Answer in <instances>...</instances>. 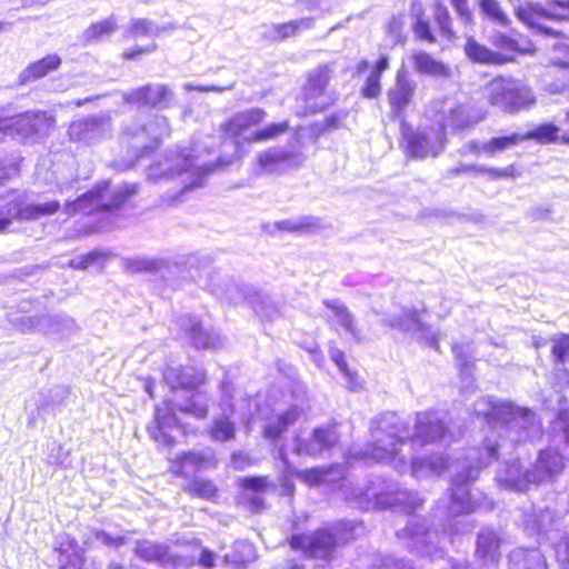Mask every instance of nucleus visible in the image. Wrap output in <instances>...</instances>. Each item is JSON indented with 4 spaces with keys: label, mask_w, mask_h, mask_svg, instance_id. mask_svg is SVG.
<instances>
[{
    "label": "nucleus",
    "mask_w": 569,
    "mask_h": 569,
    "mask_svg": "<svg viewBox=\"0 0 569 569\" xmlns=\"http://www.w3.org/2000/svg\"><path fill=\"white\" fill-rule=\"evenodd\" d=\"M509 569H547V563L540 550L520 548L510 553Z\"/></svg>",
    "instance_id": "nucleus-38"
},
{
    "label": "nucleus",
    "mask_w": 569,
    "mask_h": 569,
    "mask_svg": "<svg viewBox=\"0 0 569 569\" xmlns=\"http://www.w3.org/2000/svg\"><path fill=\"white\" fill-rule=\"evenodd\" d=\"M522 133L520 132H513L508 136H497L492 137L488 141H486L485 154L493 158L498 153H501L506 150H509L519 143L523 142Z\"/></svg>",
    "instance_id": "nucleus-45"
},
{
    "label": "nucleus",
    "mask_w": 569,
    "mask_h": 569,
    "mask_svg": "<svg viewBox=\"0 0 569 569\" xmlns=\"http://www.w3.org/2000/svg\"><path fill=\"white\" fill-rule=\"evenodd\" d=\"M94 538L104 546L118 549L126 543L124 536H111L110 533L100 530L94 532Z\"/></svg>",
    "instance_id": "nucleus-61"
},
{
    "label": "nucleus",
    "mask_w": 569,
    "mask_h": 569,
    "mask_svg": "<svg viewBox=\"0 0 569 569\" xmlns=\"http://www.w3.org/2000/svg\"><path fill=\"white\" fill-rule=\"evenodd\" d=\"M176 29V24L167 23L164 26H158L154 21L146 18H132L123 31V37L137 39L141 37L156 38L163 31Z\"/></svg>",
    "instance_id": "nucleus-35"
},
{
    "label": "nucleus",
    "mask_w": 569,
    "mask_h": 569,
    "mask_svg": "<svg viewBox=\"0 0 569 569\" xmlns=\"http://www.w3.org/2000/svg\"><path fill=\"white\" fill-rule=\"evenodd\" d=\"M352 499L360 508H369L373 502L376 507L399 508L408 515L415 512L425 502V499L417 492L400 489L395 483H385L383 488L379 489L375 482L366 489L358 488L355 490Z\"/></svg>",
    "instance_id": "nucleus-9"
},
{
    "label": "nucleus",
    "mask_w": 569,
    "mask_h": 569,
    "mask_svg": "<svg viewBox=\"0 0 569 569\" xmlns=\"http://www.w3.org/2000/svg\"><path fill=\"white\" fill-rule=\"evenodd\" d=\"M61 208L58 200L29 201L23 193H10L2 198L0 204V232L6 231L12 221H33L50 217Z\"/></svg>",
    "instance_id": "nucleus-10"
},
{
    "label": "nucleus",
    "mask_w": 569,
    "mask_h": 569,
    "mask_svg": "<svg viewBox=\"0 0 569 569\" xmlns=\"http://www.w3.org/2000/svg\"><path fill=\"white\" fill-rule=\"evenodd\" d=\"M481 173H489L495 179L500 178H515L518 174L516 173V168L513 164H510L505 168H480Z\"/></svg>",
    "instance_id": "nucleus-64"
},
{
    "label": "nucleus",
    "mask_w": 569,
    "mask_h": 569,
    "mask_svg": "<svg viewBox=\"0 0 569 569\" xmlns=\"http://www.w3.org/2000/svg\"><path fill=\"white\" fill-rule=\"evenodd\" d=\"M513 11L516 17L528 27L537 29L547 36H560V31H557L545 23L550 19H562L566 17V14H562L558 11L557 4L555 2L552 6H550V8L545 9L541 6L535 4L532 2L519 1L515 6Z\"/></svg>",
    "instance_id": "nucleus-19"
},
{
    "label": "nucleus",
    "mask_w": 569,
    "mask_h": 569,
    "mask_svg": "<svg viewBox=\"0 0 569 569\" xmlns=\"http://www.w3.org/2000/svg\"><path fill=\"white\" fill-rule=\"evenodd\" d=\"M528 473H531V470L522 471L519 461H512L498 471L497 481L508 489L525 490L529 483H532Z\"/></svg>",
    "instance_id": "nucleus-34"
},
{
    "label": "nucleus",
    "mask_w": 569,
    "mask_h": 569,
    "mask_svg": "<svg viewBox=\"0 0 569 569\" xmlns=\"http://www.w3.org/2000/svg\"><path fill=\"white\" fill-rule=\"evenodd\" d=\"M243 488V499H246L253 511H259L263 507V498L261 493L269 488L267 477H246L241 479Z\"/></svg>",
    "instance_id": "nucleus-39"
},
{
    "label": "nucleus",
    "mask_w": 569,
    "mask_h": 569,
    "mask_svg": "<svg viewBox=\"0 0 569 569\" xmlns=\"http://www.w3.org/2000/svg\"><path fill=\"white\" fill-rule=\"evenodd\" d=\"M53 551L58 555L59 569H82L84 551L78 541L68 533L57 537Z\"/></svg>",
    "instance_id": "nucleus-27"
},
{
    "label": "nucleus",
    "mask_w": 569,
    "mask_h": 569,
    "mask_svg": "<svg viewBox=\"0 0 569 569\" xmlns=\"http://www.w3.org/2000/svg\"><path fill=\"white\" fill-rule=\"evenodd\" d=\"M500 445L497 441L487 438L485 440L483 452L479 453L478 450L472 449L466 462L462 463V470L457 472L451 482L450 505L447 501L437 505L435 519L439 521L446 517L448 520L462 513H470L477 510L480 505L475 498V495L469 490L468 483L477 479L479 471L482 467L489 465L497 457V448Z\"/></svg>",
    "instance_id": "nucleus-4"
},
{
    "label": "nucleus",
    "mask_w": 569,
    "mask_h": 569,
    "mask_svg": "<svg viewBox=\"0 0 569 569\" xmlns=\"http://www.w3.org/2000/svg\"><path fill=\"white\" fill-rule=\"evenodd\" d=\"M565 467L562 456L555 449H546L540 451L538 459L531 473L528 477L532 483H540L551 480L559 475Z\"/></svg>",
    "instance_id": "nucleus-28"
},
{
    "label": "nucleus",
    "mask_w": 569,
    "mask_h": 569,
    "mask_svg": "<svg viewBox=\"0 0 569 569\" xmlns=\"http://www.w3.org/2000/svg\"><path fill=\"white\" fill-rule=\"evenodd\" d=\"M43 319V315L41 316H22L19 318L17 322L18 329L23 332H40L42 325L40 323Z\"/></svg>",
    "instance_id": "nucleus-56"
},
{
    "label": "nucleus",
    "mask_w": 569,
    "mask_h": 569,
    "mask_svg": "<svg viewBox=\"0 0 569 569\" xmlns=\"http://www.w3.org/2000/svg\"><path fill=\"white\" fill-rule=\"evenodd\" d=\"M490 42L492 46L503 51L517 52L520 50L518 42L515 39L501 32L492 33L490 37Z\"/></svg>",
    "instance_id": "nucleus-55"
},
{
    "label": "nucleus",
    "mask_w": 569,
    "mask_h": 569,
    "mask_svg": "<svg viewBox=\"0 0 569 569\" xmlns=\"http://www.w3.org/2000/svg\"><path fill=\"white\" fill-rule=\"evenodd\" d=\"M417 83L405 69L397 72L395 84L387 93L391 111L398 118L402 117L406 108L411 103Z\"/></svg>",
    "instance_id": "nucleus-24"
},
{
    "label": "nucleus",
    "mask_w": 569,
    "mask_h": 569,
    "mask_svg": "<svg viewBox=\"0 0 569 569\" xmlns=\"http://www.w3.org/2000/svg\"><path fill=\"white\" fill-rule=\"evenodd\" d=\"M118 29V19L110 16L104 20L90 24L81 34V42L88 46L109 38Z\"/></svg>",
    "instance_id": "nucleus-41"
},
{
    "label": "nucleus",
    "mask_w": 569,
    "mask_h": 569,
    "mask_svg": "<svg viewBox=\"0 0 569 569\" xmlns=\"http://www.w3.org/2000/svg\"><path fill=\"white\" fill-rule=\"evenodd\" d=\"M181 321L182 328L190 333L197 348H216L219 346V337L203 330L201 323L196 318H182Z\"/></svg>",
    "instance_id": "nucleus-40"
},
{
    "label": "nucleus",
    "mask_w": 569,
    "mask_h": 569,
    "mask_svg": "<svg viewBox=\"0 0 569 569\" xmlns=\"http://www.w3.org/2000/svg\"><path fill=\"white\" fill-rule=\"evenodd\" d=\"M552 353L555 358L563 362L569 358V335H561L553 338Z\"/></svg>",
    "instance_id": "nucleus-57"
},
{
    "label": "nucleus",
    "mask_w": 569,
    "mask_h": 569,
    "mask_svg": "<svg viewBox=\"0 0 569 569\" xmlns=\"http://www.w3.org/2000/svg\"><path fill=\"white\" fill-rule=\"evenodd\" d=\"M41 333L53 339H68L78 331L76 321L66 315H43Z\"/></svg>",
    "instance_id": "nucleus-31"
},
{
    "label": "nucleus",
    "mask_w": 569,
    "mask_h": 569,
    "mask_svg": "<svg viewBox=\"0 0 569 569\" xmlns=\"http://www.w3.org/2000/svg\"><path fill=\"white\" fill-rule=\"evenodd\" d=\"M431 112H433V118H437L440 123H443L445 131L448 126L456 130L467 129L477 124L486 117V112L482 108L470 102L458 103L451 99L436 101Z\"/></svg>",
    "instance_id": "nucleus-14"
},
{
    "label": "nucleus",
    "mask_w": 569,
    "mask_h": 569,
    "mask_svg": "<svg viewBox=\"0 0 569 569\" xmlns=\"http://www.w3.org/2000/svg\"><path fill=\"white\" fill-rule=\"evenodd\" d=\"M69 451L60 445H54L47 456V462L56 467H68Z\"/></svg>",
    "instance_id": "nucleus-59"
},
{
    "label": "nucleus",
    "mask_w": 569,
    "mask_h": 569,
    "mask_svg": "<svg viewBox=\"0 0 569 569\" xmlns=\"http://www.w3.org/2000/svg\"><path fill=\"white\" fill-rule=\"evenodd\" d=\"M478 6L481 14L487 17L492 22L507 27L510 24V19L502 10L500 2L497 0H478Z\"/></svg>",
    "instance_id": "nucleus-46"
},
{
    "label": "nucleus",
    "mask_w": 569,
    "mask_h": 569,
    "mask_svg": "<svg viewBox=\"0 0 569 569\" xmlns=\"http://www.w3.org/2000/svg\"><path fill=\"white\" fill-rule=\"evenodd\" d=\"M289 129L288 121L269 123L268 126L257 129L254 134V142H262L268 140H273L279 136L286 133Z\"/></svg>",
    "instance_id": "nucleus-49"
},
{
    "label": "nucleus",
    "mask_w": 569,
    "mask_h": 569,
    "mask_svg": "<svg viewBox=\"0 0 569 569\" xmlns=\"http://www.w3.org/2000/svg\"><path fill=\"white\" fill-rule=\"evenodd\" d=\"M410 60L413 69L421 74L438 78L450 77V69L425 51L412 52Z\"/></svg>",
    "instance_id": "nucleus-36"
},
{
    "label": "nucleus",
    "mask_w": 569,
    "mask_h": 569,
    "mask_svg": "<svg viewBox=\"0 0 569 569\" xmlns=\"http://www.w3.org/2000/svg\"><path fill=\"white\" fill-rule=\"evenodd\" d=\"M436 22L439 26L440 32L448 40H452L456 38V33L452 30V20L450 18L449 11L443 6H438L436 9Z\"/></svg>",
    "instance_id": "nucleus-53"
},
{
    "label": "nucleus",
    "mask_w": 569,
    "mask_h": 569,
    "mask_svg": "<svg viewBox=\"0 0 569 569\" xmlns=\"http://www.w3.org/2000/svg\"><path fill=\"white\" fill-rule=\"evenodd\" d=\"M169 94L170 90L164 84H147L126 93L124 100L128 103L138 106L157 107L164 101Z\"/></svg>",
    "instance_id": "nucleus-32"
},
{
    "label": "nucleus",
    "mask_w": 569,
    "mask_h": 569,
    "mask_svg": "<svg viewBox=\"0 0 569 569\" xmlns=\"http://www.w3.org/2000/svg\"><path fill=\"white\" fill-rule=\"evenodd\" d=\"M61 64V58L58 54H49L33 63H30L19 76V83L26 84L46 77L51 71L57 70Z\"/></svg>",
    "instance_id": "nucleus-37"
},
{
    "label": "nucleus",
    "mask_w": 569,
    "mask_h": 569,
    "mask_svg": "<svg viewBox=\"0 0 569 569\" xmlns=\"http://www.w3.org/2000/svg\"><path fill=\"white\" fill-rule=\"evenodd\" d=\"M405 453L408 457V469L411 476L418 480L439 477L447 468L448 460L442 455L413 456L411 450Z\"/></svg>",
    "instance_id": "nucleus-25"
},
{
    "label": "nucleus",
    "mask_w": 569,
    "mask_h": 569,
    "mask_svg": "<svg viewBox=\"0 0 569 569\" xmlns=\"http://www.w3.org/2000/svg\"><path fill=\"white\" fill-rule=\"evenodd\" d=\"M333 64H322L313 69L303 88V99L311 113L325 110L337 100V93L330 88Z\"/></svg>",
    "instance_id": "nucleus-13"
},
{
    "label": "nucleus",
    "mask_w": 569,
    "mask_h": 569,
    "mask_svg": "<svg viewBox=\"0 0 569 569\" xmlns=\"http://www.w3.org/2000/svg\"><path fill=\"white\" fill-rule=\"evenodd\" d=\"M267 118V112L261 108H251L238 111L221 124L222 133L239 144L241 141L254 142L257 126Z\"/></svg>",
    "instance_id": "nucleus-18"
},
{
    "label": "nucleus",
    "mask_w": 569,
    "mask_h": 569,
    "mask_svg": "<svg viewBox=\"0 0 569 569\" xmlns=\"http://www.w3.org/2000/svg\"><path fill=\"white\" fill-rule=\"evenodd\" d=\"M441 531L436 525L432 528L426 526V519L412 515L406 527L397 531V537L403 540L407 548L423 556H441L443 547L451 541V532L447 526L440 523Z\"/></svg>",
    "instance_id": "nucleus-8"
},
{
    "label": "nucleus",
    "mask_w": 569,
    "mask_h": 569,
    "mask_svg": "<svg viewBox=\"0 0 569 569\" xmlns=\"http://www.w3.org/2000/svg\"><path fill=\"white\" fill-rule=\"evenodd\" d=\"M357 527L355 521L341 520L329 529L323 528L309 535L293 536L290 545L292 549L302 550L309 558L329 561L335 557L340 545L353 539Z\"/></svg>",
    "instance_id": "nucleus-6"
},
{
    "label": "nucleus",
    "mask_w": 569,
    "mask_h": 569,
    "mask_svg": "<svg viewBox=\"0 0 569 569\" xmlns=\"http://www.w3.org/2000/svg\"><path fill=\"white\" fill-rule=\"evenodd\" d=\"M292 395L297 397V403L291 405L286 410L278 412L263 427V436L268 440L276 441L288 428L295 425L303 412V399L306 389L302 385L297 383L292 390Z\"/></svg>",
    "instance_id": "nucleus-21"
},
{
    "label": "nucleus",
    "mask_w": 569,
    "mask_h": 569,
    "mask_svg": "<svg viewBox=\"0 0 569 569\" xmlns=\"http://www.w3.org/2000/svg\"><path fill=\"white\" fill-rule=\"evenodd\" d=\"M486 91L491 106L509 113L528 109L536 103V97L531 89L511 78L493 79Z\"/></svg>",
    "instance_id": "nucleus-11"
},
{
    "label": "nucleus",
    "mask_w": 569,
    "mask_h": 569,
    "mask_svg": "<svg viewBox=\"0 0 569 569\" xmlns=\"http://www.w3.org/2000/svg\"><path fill=\"white\" fill-rule=\"evenodd\" d=\"M112 119L108 113L74 120L68 128L70 140L84 146H92L107 140L112 137Z\"/></svg>",
    "instance_id": "nucleus-16"
},
{
    "label": "nucleus",
    "mask_w": 569,
    "mask_h": 569,
    "mask_svg": "<svg viewBox=\"0 0 569 569\" xmlns=\"http://www.w3.org/2000/svg\"><path fill=\"white\" fill-rule=\"evenodd\" d=\"M313 18L307 17L286 23L272 24L268 37L272 40H284L313 27Z\"/></svg>",
    "instance_id": "nucleus-42"
},
{
    "label": "nucleus",
    "mask_w": 569,
    "mask_h": 569,
    "mask_svg": "<svg viewBox=\"0 0 569 569\" xmlns=\"http://www.w3.org/2000/svg\"><path fill=\"white\" fill-rule=\"evenodd\" d=\"M452 8L460 23L466 28V33L471 30L475 23V17L468 6V0H450Z\"/></svg>",
    "instance_id": "nucleus-50"
},
{
    "label": "nucleus",
    "mask_w": 569,
    "mask_h": 569,
    "mask_svg": "<svg viewBox=\"0 0 569 569\" xmlns=\"http://www.w3.org/2000/svg\"><path fill=\"white\" fill-rule=\"evenodd\" d=\"M555 552L558 562L567 569L569 567V536L565 537L555 546Z\"/></svg>",
    "instance_id": "nucleus-62"
},
{
    "label": "nucleus",
    "mask_w": 569,
    "mask_h": 569,
    "mask_svg": "<svg viewBox=\"0 0 569 569\" xmlns=\"http://www.w3.org/2000/svg\"><path fill=\"white\" fill-rule=\"evenodd\" d=\"M370 437V442L357 453L359 458L387 463L402 473L408 469L405 447L413 450L416 447L445 441L449 435L442 417L437 411L417 413L412 435L408 423L398 415L385 412L372 420Z\"/></svg>",
    "instance_id": "nucleus-1"
},
{
    "label": "nucleus",
    "mask_w": 569,
    "mask_h": 569,
    "mask_svg": "<svg viewBox=\"0 0 569 569\" xmlns=\"http://www.w3.org/2000/svg\"><path fill=\"white\" fill-rule=\"evenodd\" d=\"M501 539L497 532L491 529H483L478 535L476 553L485 563H496L500 558Z\"/></svg>",
    "instance_id": "nucleus-33"
},
{
    "label": "nucleus",
    "mask_w": 569,
    "mask_h": 569,
    "mask_svg": "<svg viewBox=\"0 0 569 569\" xmlns=\"http://www.w3.org/2000/svg\"><path fill=\"white\" fill-rule=\"evenodd\" d=\"M406 16H392L386 24V38L392 44H402L406 41Z\"/></svg>",
    "instance_id": "nucleus-47"
},
{
    "label": "nucleus",
    "mask_w": 569,
    "mask_h": 569,
    "mask_svg": "<svg viewBox=\"0 0 569 569\" xmlns=\"http://www.w3.org/2000/svg\"><path fill=\"white\" fill-rule=\"evenodd\" d=\"M380 79L376 74H369L365 86L361 89V93L365 98L375 99L381 93Z\"/></svg>",
    "instance_id": "nucleus-60"
},
{
    "label": "nucleus",
    "mask_w": 569,
    "mask_h": 569,
    "mask_svg": "<svg viewBox=\"0 0 569 569\" xmlns=\"http://www.w3.org/2000/svg\"><path fill=\"white\" fill-rule=\"evenodd\" d=\"M210 438L216 441H228L234 438V423L228 417H220L213 420L209 431Z\"/></svg>",
    "instance_id": "nucleus-48"
},
{
    "label": "nucleus",
    "mask_w": 569,
    "mask_h": 569,
    "mask_svg": "<svg viewBox=\"0 0 569 569\" xmlns=\"http://www.w3.org/2000/svg\"><path fill=\"white\" fill-rule=\"evenodd\" d=\"M212 171V167L200 163L198 157L192 154V150L177 149L167 151L162 159L153 162L147 171L149 180L158 182L161 180L180 178L183 186L181 193L200 187L204 177Z\"/></svg>",
    "instance_id": "nucleus-5"
},
{
    "label": "nucleus",
    "mask_w": 569,
    "mask_h": 569,
    "mask_svg": "<svg viewBox=\"0 0 569 569\" xmlns=\"http://www.w3.org/2000/svg\"><path fill=\"white\" fill-rule=\"evenodd\" d=\"M436 124L419 126L411 129L402 126V137L406 141L407 153L413 158L423 159L427 157H437L446 146V131L443 123L435 118Z\"/></svg>",
    "instance_id": "nucleus-12"
},
{
    "label": "nucleus",
    "mask_w": 569,
    "mask_h": 569,
    "mask_svg": "<svg viewBox=\"0 0 569 569\" xmlns=\"http://www.w3.org/2000/svg\"><path fill=\"white\" fill-rule=\"evenodd\" d=\"M186 491L204 499H211L216 496V487L210 480L194 479L188 485Z\"/></svg>",
    "instance_id": "nucleus-52"
},
{
    "label": "nucleus",
    "mask_w": 569,
    "mask_h": 569,
    "mask_svg": "<svg viewBox=\"0 0 569 569\" xmlns=\"http://www.w3.org/2000/svg\"><path fill=\"white\" fill-rule=\"evenodd\" d=\"M452 350L456 355V358H457L462 371L469 373L471 365H472L471 353L468 350H466V348L463 346H453Z\"/></svg>",
    "instance_id": "nucleus-63"
},
{
    "label": "nucleus",
    "mask_w": 569,
    "mask_h": 569,
    "mask_svg": "<svg viewBox=\"0 0 569 569\" xmlns=\"http://www.w3.org/2000/svg\"><path fill=\"white\" fill-rule=\"evenodd\" d=\"M216 465V456L212 450L200 452H186L178 457L173 462L172 471L182 477H189L199 470L213 467Z\"/></svg>",
    "instance_id": "nucleus-30"
},
{
    "label": "nucleus",
    "mask_w": 569,
    "mask_h": 569,
    "mask_svg": "<svg viewBox=\"0 0 569 569\" xmlns=\"http://www.w3.org/2000/svg\"><path fill=\"white\" fill-rule=\"evenodd\" d=\"M163 380L174 396L164 402V407L156 408L154 423L148 427V432L159 445L170 447L173 438L168 431L174 427L186 429L183 422L177 417V411L197 419L206 418L208 397L198 389L204 381L202 371L169 367L163 372Z\"/></svg>",
    "instance_id": "nucleus-2"
},
{
    "label": "nucleus",
    "mask_w": 569,
    "mask_h": 569,
    "mask_svg": "<svg viewBox=\"0 0 569 569\" xmlns=\"http://www.w3.org/2000/svg\"><path fill=\"white\" fill-rule=\"evenodd\" d=\"M465 52L467 57L473 62L488 64H499L503 62V59L499 53H496L487 47L480 44L471 36H467Z\"/></svg>",
    "instance_id": "nucleus-43"
},
{
    "label": "nucleus",
    "mask_w": 569,
    "mask_h": 569,
    "mask_svg": "<svg viewBox=\"0 0 569 569\" xmlns=\"http://www.w3.org/2000/svg\"><path fill=\"white\" fill-rule=\"evenodd\" d=\"M236 555L232 561L248 563L254 560V547L248 541H238L233 546Z\"/></svg>",
    "instance_id": "nucleus-54"
},
{
    "label": "nucleus",
    "mask_w": 569,
    "mask_h": 569,
    "mask_svg": "<svg viewBox=\"0 0 569 569\" xmlns=\"http://www.w3.org/2000/svg\"><path fill=\"white\" fill-rule=\"evenodd\" d=\"M473 412L482 417L493 431H498L500 438H507L513 443L533 440L542 435L541 422L536 413L511 402L482 397L473 403Z\"/></svg>",
    "instance_id": "nucleus-3"
},
{
    "label": "nucleus",
    "mask_w": 569,
    "mask_h": 569,
    "mask_svg": "<svg viewBox=\"0 0 569 569\" xmlns=\"http://www.w3.org/2000/svg\"><path fill=\"white\" fill-rule=\"evenodd\" d=\"M560 129L552 123H545L537 127L527 133H522L523 141L536 140L540 143H555L561 141L563 144H569V134L559 137Z\"/></svg>",
    "instance_id": "nucleus-44"
},
{
    "label": "nucleus",
    "mask_w": 569,
    "mask_h": 569,
    "mask_svg": "<svg viewBox=\"0 0 569 569\" xmlns=\"http://www.w3.org/2000/svg\"><path fill=\"white\" fill-rule=\"evenodd\" d=\"M54 126V118L44 111H27L0 120V131L18 134L21 138L44 137Z\"/></svg>",
    "instance_id": "nucleus-17"
},
{
    "label": "nucleus",
    "mask_w": 569,
    "mask_h": 569,
    "mask_svg": "<svg viewBox=\"0 0 569 569\" xmlns=\"http://www.w3.org/2000/svg\"><path fill=\"white\" fill-rule=\"evenodd\" d=\"M134 552L144 561L157 562L162 566L178 567L186 563L182 558L172 555L168 546L149 540L138 541Z\"/></svg>",
    "instance_id": "nucleus-29"
},
{
    "label": "nucleus",
    "mask_w": 569,
    "mask_h": 569,
    "mask_svg": "<svg viewBox=\"0 0 569 569\" xmlns=\"http://www.w3.org/2000/svg\"><path fill=\"white\" fill-rule=\"evenodd\" d=\"M381 323L402 332L411 333L417 339L423 340L435 349H438L436 332L422 321L421 313L417 309L405 310L403 317L383 318Z\"/></svg>",
    "instance_id": "nucleus-20"
},
{
    "label": "nucleus",
    "mask_w": 569,
    "mask_h": 569,
    "mask_svg": "<svg viewBox=\"0 0 569 569\" xmlns=\"http://www.w3.org/2000/svg\"><path fill=\"white\" fill-rule=\"evenodd\" d=\"M278 228L286 231L297 232V231H307L311 228L319 226V220L313 217H303L298 220H286L281 221L278 224Z\"/></svg>",
    "instance_id": "nucleus-51"
},
{
    "label": "nucleus",
    "mask_w": 569,
    "mask_h": 569,
    "mask_svg": "<svg viewBox=\"0 0 569 569\" xmlns=\"http://www.w3.org/2000/svg\"><path fill=\"white\" fill-rule=\"evenodd\" d=\"M328 470L322 468H312L309 470L300 471L298 477L302 481L309 483L310 486H317L323 481H326L328 476Z\"/></svg>",
    "instance_id": "nucleus-58"
},
{
    "label": "nucleus",
    "mask_w": 569,
    "mask_h": 569,
    "mask_svg": "<svg viewBox=\"0 0 569 569\" xmlns=\"http://www.w3.org/2000/svg\"><path fill=\"white\" fill-rule=\"evenodd\" d=\"M170 133L171 128L167 117L160 114L151 116L144 122H134L123 130L128 140H137L134 147L139 151L156 149Z\"/></svg>",
    "instance_id": "nucleus-15"
},
{
    "label": "nucleus",
    "mask_w": 569,
    "mask_h": 569,
    "mask_svg": "<svg viewBox=\"0 0 569 569\" xmlns=\"http://www.w3.org/2000/svg\"><path fill=\"white\" fill-rule=\"evenodd\" d=\"M323 305L328 309L327 320L330 327L337 332H345L352 339L362 341L361 330L358 328L357 320L348 307L340 300H325Z\"/></svg>",
    "instance_id": "nucleus-22"
},
{
    "label": "nucleus",
    "mask_w": 569,
    "mask_h": 569,
    "mask_svg": "<svg viewBox=\"0 0 569 569\" xmlns=\"http://www.w3.org/2000/svg\"><path fill=\"white\" fill-rule=\"evenodd\" d=\"M257 161L262 172L274 173L300 166L302 157L299 153L276 147L260 152L257 156Z\"/></svg>",
    "instance_id": "nucleus-26"
},
{
    "label": "nucleus",
    "mask_w": 569,
    "mask_h": 569,
    "mask_svg": "<svg viewBox=\"0 0 569 569\" xmlns=\"http://www.w3.org/2000/svg\"><path fill=\"white\" fill-rule=\"evenodd\" d=\"M338 439L335 427L316 428L310 438H296L295 451L298 455L317 457L331 449L338 442Z\"/></svg>",
    "instance_id": "nucleus-23"
},
{
    "label": "nucleus",
    "mask_w": 569,
    "mask_h": 569,
    "mask_svg": "<svg viewBox=\"0 0 569 569\" xmlns=\"http://www.w3.org/2000/svg\"><path fill=\"white\" fill-rule=\"evenodd\" d=\"M137 193V186H118L112 188L111 184L106 181L97 184L90 191L83 193L73 201H68L63 211L68 216L76 213L89 214L94 211L117 209L121 207L129 197Z\"/></svg>",
    "instance_id": "nucleus-7"
}]
</instances>
